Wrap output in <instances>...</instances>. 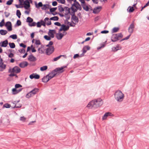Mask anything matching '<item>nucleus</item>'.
<instances>
[{
  "instance_id": "1",
  "label": "nucleus",
  "mask_w": 149,
  "mask_h": 149,
  "mask_svg": "<svg viewBox=\"0 0 149 149\" xmlns=\"http://www.w3.org/2000/svg\"><path fill=\"white\" fill-rule=\"evenodd\" d=\"M103 103V102L100 98L94 99L90 102L87 105V107L91 108L93 107L97 108L101 106Z\"/></svg>"
},
{
  "instance_id": "2",
  "label": "nucleus",
  "mask_w": 149,
  "mask_h": 149,
  "mask_svg": "<svg viewBox=\"0 0 149 149\" xmlns=\"http://www.w3.org/2000/svg\"><path fill=\"white\" fill-rule=\"evenodd\" d=\"M66 67V66H65L56 68L47 75L50 79L54 77L58 73H62L63 72L64 70L63 69Z\"/></svg>"
},
{
  "instance_id": "3",
  "label": "nucleus",
  "mask_w": 149,
  "mask_h": 149,
  "mask_svg": "<svg viewBox=\"0 0 149 149\" xmlns=\"http://www.w3.org/2000/svg\"><path fill=\"white\" fill-rule=\"evenodd\" d=\"M114 97L117 101L121 102L123 101L124 98V95L121 91L118 90L115 93Z\"/></svg>"
},
{
  "instance_id": "4",
  "label": "nucleus",
  "mask_w": 149,
  "mask_h": 149,
  "mask_svg": "<svg viewBox=\"0 0 149 149\" xmlns=\"http://www.w3.org/2000/svg\"><path fill=\"white\" fill-rule=\"evenodd\" d=\"M72 6L71 8L72 10L74 13L76 12L78 10H80L81 9V6L77 2H74L72 3Z\"/></svg>"
},
{
  "instance_id": "5",
  "label": "nucleus",
  "mask_w": 149,
  "mask_h": 149,
  "mask_svg": "<svg viewBox=\"0 0 149 149\" xmlns=\"http://www.w3.org/2000/svg\"><path fill=\"white\" fill-rule=\"evenodd\" d=\"M39 89L37 88H35L33 90L27 94L26 95V98H29L33 96L37 93L39 91Z\"/></svg>"
},
{
  "instance_id": "6",
  "label": "nucleus",
  "mask_w": 149,
  "mask_h": 149,
  "mask_svg": "<svg viewBox=\"0 0 149 149\" xmlns=\"http://www.w3.org/2000/svg\"><path fill=\"white\" fill-rule=\"evenodd\" d=\"M134 22H133L130 25L128 28V32L130 33V34L125 38L123 39L122 40H127L128 39L130 36L131 34L133 32L134 29Z\"/></svg>"
},
{
  "instance_id": "7",
  "label": "nucleus",
  "mask_w": 149,
  "mask_h": 149,
  "mask_svg": "<svg viewBox=\"0 0 149 149\" xmlns=\"http://www.w3.org/2000/svg\"><path fill=\"white\" fill-rule=\"evenodd\" d=\"M123 35L121 33L113 34L111 37V40L112 42H115L123 37Z\"/></svg>"
},
{
  "instance_id": "8",
  "label": "nucleus",
  "mask_w": 149,
  "mask_h": 149,
  "mask_svg": "<svg viewBox=\"0 0 149 149\" xmlns=\"http://www.w3.org/2000/svg\"><path fill=\"white\" fill-rule=\"evenodd\" d=\"M67 34V32L65 31H63L62 33L59 32L56 33V37L57 39L58 40H61L63 37Z\"/></svg>"
},
{
  "instance_id": "9",
  "label": "nucleus",
  "mask_w": 149,
  "mask_h": 149,
  "mask_svg": "<svg viewBox=\"0 0 149 149\" xmlns=\"http://www.w3.org/2000/svg\"><path fill=\"white\" fill-rule=\"evenodd\" d=\"M54 48L53 46H50L47 48L46 50V53L49 55L52 54L54 51Z\"/></svg>"
},
{
  "instance_id": "10",
  "label": "nucleus",
  "mask_w": 149,
  "mask_h": 149,
  "mask_svg": "<svg viewBox=\"0 0 149 149\" xmlns=\"http://www.w3.org/2000/svg\"><path fill=\"white\" fill-rule=\"evenodd\" d=\"M69 26H66V25L63 24L61 25V27L59 30V31H61L63 30L65 31H67L69 29Z\"/></svg>"
},
{
  "instance_id": "11",
  "label": "nucleus",
  "mask_w": 149,
  "mask_h": 149,
  "mask_svg": "<svg viewBox=\"0 0 149 149\" xmlns=\"http://www.w3.org/2000/svg\"><path fill=\"white\" fill-rule=\"evenodd\" d=\"M11 70L12 72L15 73H17L20 72L21 69L19 67L15 66Z\"/></svg>"
},
{
  "instance_id": "12",
  "label": "nucleus",
  "mask_w": 149,
  "mask_h": 149,
  "mask_svg": "<svg viewBox=\"0 0 149 149\" xmlns=\"http://www.w3.org/2000/svg\"><path fill=\"white\" fill-rule=\"evenodd\" d=\"M102 9V7L99 6L95 7L93 10V13L95 14L98 13Z\"/></svg>"
},
{
  "instance_id": "13",
  "label": "nucleus",
  "mask_w": 149,
  "mask_h": 149,
  "mask_svg": "<svg viewBox=\"0 0 149 149\" xmlns=\"http://www.w3.org/2000/svg\"><path fill=\"white\" fill-rule=\"evenodd\" d=\"M5 26L6 27L7 29L9 31L12 30V24L10 22H7L5 24Z\"/></svg>"
},
{
  "instance_id": "14",
  "label": "nucleus",
  "mask_w": 149,
  "mask_h": 149,
  "mask_svg": "<svg viewBox=\"0 0 149 149\" xmlns=\"http://www.w3.org/2000/svg\"><path fill=\"white\" fill-rule=\"evenodd\" d=\"M29 77L31 79L33 78L38 79L40 78V76L36 73H33L30 75Z\"/></svg>"
},
{
  "instance_id": "15",
  "label": "nucleus",
  "mask_w": 149,
  "mask_h": 149,
  "mask_svg": "<svg viewBox=\"0 0 149 149\" xmlns=\"http://www.w3.org/2000/svg\"><path fill=\"white\" fill-rule=\"evenodd\" d=\"M23 5H24V7L25 9H27L30 7V3L27 0L24 2Z\"/></svg>"
},
{
  "instance_id": "16",
  "label": "nucleus",
  "mask_w": 149,
  "mask_h": 149,
  "mask_svg": "<svg viewBox=\"0 0 149 149\" xmlns=\"http://www.w3.org/2000/svg\"><path fill=\"white\" fill-rule=\"evenodd\" d=\"M6 65L3 62H0V71H3L6 68Z\"/></svg>"
},
{
  "instance_id": "17",
  "label": "nucleus",
  "mask_w": 149,
  "mask_h": 149,
  "mask_svg": "<svg viewBox=\"0 0 149 149\" xmlns=\"http://www.w3.org/2000/svg\"><path fill=\"white\" fill-rule=\"evenodd\" d=\"M28 60L29 61L34 62L36 61V58L33 55H31L29 56Z\"/></svg>"
},
{
  "instance_id": "18",
  "label": "nucleus",
  "mask_w": 149,
  "mask_h": 149,
  "mask_svg": "<svg viewBox=\"0 0 149 149\" xmlns=\"http://www.w3.org/2000/svg\"><path fill=\"white\" fill-rule=\"evenodd\" d=\"M55 33V30H50L48 33V35L51 38H53L54 37V34Z\"/></svg>"
},
{
  "instance_id": "19",
  "label": "nucleus",
  "mask_w": 149,
  "mask_h": 149,
  "mask_svg": "<svg viewBox=\"0 0 149 149\" xmlns=\"http://www.w3.org/2000/svg\"><path fill=\"white\" fill-rule=\"evenodd\" d=\"M63 13L65 15H68V14L70 13L69 8L67 7H64Z\"/></svg>"
},
{
  "instance_id": "20",
  "label": "nucleus",
  "mask_w": 149,
  "mask_h": 149,
  "mask_svg": "<svg viewBox=\"0 0 149 149\" xmlns=\"http://www.w3.org/2000/svg\"><path fill=\"white\" fill-rule=\"evenodd\" d=\"M22 90V88H20L19 89H17L16 88H13L12 90V93L13 94L15 95L20 92Z\"/></svg>"
},
{
  "instance_id": "21",
  "label": "nucleus",
  "mask_w": 149,
  "mask_h": 149,
  "mask_svg": "<svg viewBox=\"0 0 149 149\" xmlns=\"http://www.w3.org/2000/svg\"><path fill=\"white\" fill-rule=\"evenodd\" d=\"M8 44V40H6L3 42H0V45H1V47H5L7 46Z\"/></svg>"
},
{
  "instance_id": "22",
  "label": "nucleus",
  "mask_w": 149,
  "mask_h": 149,
  "mask_svg": "<svg viewBox=\"0 0 149 149\" xmlns=\"http://www.w3.org/2000/svg\"><path fill=\"white\" fill-rule=\"evenodd\" d=\"M112 114H111V113L110 112H107L102 117V119L103 120H105L107 118V117L108 116H112Z\"/></svg>"
},
{
  "instance_id": "23",
  "label": "nucleus",
  "mask_w": 149,
  "mask_h": 149,
  "mask_svg": "<svg viewBox=\"0 0 149 149\" xmlns=\"http://www.w3.org/2000/svg\"><path fill=\"white\" fill-rule=\"evenodd\" d=\"M28 65V63L27 62L24 61L20 63L19 64V66L22 68H24L27 66Z\"/></svg>"
},
{
  "instance_id": "24",
  "label": "nucleus",
  "mask_w": 149,
  "mask_h": 149,
  "mask_svg": "<svg viewBox=\"0 0 149 149\" xmlns=\"http://www.w3.org/2000/svg\"><path fill=\"white\" fill-rule=\"evenodd\" d=\"M72 20L73 21L76 23H77L79 22V19L77 17L74 15H72L71 17Z\"/></svg>"
},
{
  "instance_id": "25",
  "label": "nucleus",
  "mask_w": 149,
  "mask_h": 149,
  "mask_svg": "<svg viewBox=\"0 0 149 149\" xmlns=\"http://www.w3.org/2000/svg\"><path fill=\"white\" fill-rule=\"evenodd\" d=\"M49 80H50V79L47 75L42 79V81L46 83Z\"/></svg>"
},
{
  "instance_id": "26",
  "label": "nucleus",
  "mask_w": 149,
  "mask_h": 149,
  "mask_svg": "<svg viewBox=\"0 0 149 149\" xmlns=\"http://www.w3.org/2000/svg\"><path fill=\"white\" fill-rule=\"evenodd\" d=\"M44 21H45V22H46L47 25H49L51 24V22L48 18H45L44 19Z\"/></svg>"
},
{
  "instance_id": "27",
  "label": "nucleus",
  "mask_w": 149,
  "mask_h": 149,
  "mask_svg": "<svg viewBox=\"0 0 149 149\" xmlns=\"http://www.w3.org/2000/svg\"><path fill=\"white\" fill-rule=\"evenodd\" d=\"M121 47L118 45L116 47H113L112 48V50L114 52L118 50L121 49Z\"/></svg>"
},
{
  "instance_id": "28",
  "label": "nucleus",
  "mask_w": 149,
  "mask_h": 149,
  "mask_svg": "<svg viewBox=\"0 0 149 149\" xmlns=\"http://www.w3.org/2000/svg\"><path fill=\"white\" fill-rule=\"evenodd\" d=\"M12 103L14 104H15L14 105H12V108H18V107H21V105L19 104V105H18L16 103V102L15 101L13 102H12Z\"/></svg>"
},
{
  "instance_id": "29",
  "label": "nucleus",
  "mask_w": 149,
  "mask_h": 149,
  "mask_svg": "<svg viewBox=\"0 0 149 149\" xmlns=\"http://www.w3.org/2000/svg\"><path fill=\"white\" fill-rule=\"evenodd\" d=\"M7 33V31L6 30H4L3 29L0 30V33L2 35H5Z\"/></svg>"
},
{
  "instance_id": "30",
  "label": "nucleus",
  "mask_w": 149,
  "mask_h": 149,
  "mask_svg": "<svg viewBox=\"0 0 149 149\" xmlns=\"http://www.w3.org/2000/svg\"><path fill=\"white\" fill-rule=\"evenodd\" d=\"M61 56H63L65 58H66V55H61L60 56H59L57 57H56V58H54V61H57L61 57Z\"/></svg>"
},
{
  "instance_id": "31",
  "label": "nucleus",
  "mask_w": 149,
  "mask_h": 149,
  "mask_svg": "<svg viewBox=\"0 0 149 149\" xmlns=\"http://www.w3.org/2000/svg\"><path fill=\"white\" fill-rule=\"evenodd\" d=\"M9 72L11 73V74L9 75V76L13 77L16 76L17 77V75L14 73L12 72V70L11 69L9 70Z\"/></svg>"
},
{
  "instance_id": "32",
  "label": "nucleus",
  "mask_w": 149,
  "mask_h": 149,
  "mask_svg": "<svg viewBox=\"0 0 149 149\" xmlns=\"http://www.w3.org/2000/svg\"><path fill=\"white\" fill-rule=\"evenodd\" d=\"M33 21V19L30 17H28L26 19V22L29 23H31Z\"/></svg>"
},
{
  "instance_id": "33",
  "label": "nucleus",
  "mask_w": 149,
  "mask_h": 149,
  "mask_svg": "<svg viewBox=\"0 0 149 149\" xmlns=\"http://www.w3.org/2000/svg\"><path fill=\"white\" fill-rule=\"evenodd\" d=\"M58 9L60 12L62 13L63 12L64 8H63L62 6H60L58 7Z\"/></svg>"
},
{
  "instance_id": "34",
  "label": "nucleus",
  "mask_w": 149,
  "mask_h": 149,
  "mask_svg": "<svg viewBox=\"0 0 149 149\" xmlns=\"http://www.w3.org/2000/svg\"><path fill=\"white\" fill-rule=\"evenodd\" d=\"M47 69V66H44L40 68V70L41 71H43L46 70Z\"/></svg>"
},
{
  "instance_id": "35",
  "label": "nucleus",
  "mask_w": 149,
  "mask_h": 149,
  "mask_svg": "<svg viewBox=\"0 0 149 149\" xmlns=\"http://www.w3.org/2000/svg\"><path fill=\"white\" fill-rule=\"evenodd\" d=\"M58 19V17L57 16H54L53 17H51L50 18V20H54V21H57Z\"/></svg>"
},
{
  "instance_id": "36",
  "label": "nucleus",
  "mask_w": 149,
  "mask_h": 149,
  "mask_svg": "<svg viewBox=\"0 0 149 149\" xmlns=\"http://www.w3.org/2000/svg\"><path fill=\"white\" fill-rule=\"evenodd\" d=\"M16 15L19 18L20 17V16L21 15V13L19 10H17L16 11Z\"/></svg>"
},
{
  "instance_id": "37",
  "label": "nucleus",
  "mask_w": 149,
  "mask_h": 149,
  "mask_svg": "<svg viewBox=\"0 0 149 149\" xmlns=\"http://www.w3.org/2000/svg\"><path fill=\"white\" fill-rule=\"evenodd\" d=\"M9 45L10 47L11 48H14L15 47V45L13 42L9 43Z\"/></svg>"
},
{
  "instance_id": "38",
  "label": "nucleus",
  "mask_w": 149,
  "mask_h": 149,
  "mask_svg": "<svg viewBox=\"0 0 149 149\" xmlns=\"http://www.w3.org/2000/svg\"><path fill=\"white\" fill-rule=\"evenodd\" d=\"M10 37L13 39H16L17 38V36L15 34L11 35L10 36Z\"/></svg>"
},
{
  "instance_id": "39",
  "label": "nucleus",
  "mask_w": 149,
  "mask_h": 149,
  "mask_svg": "<svg viewBox=\"0 0 149 149\" xmlns=\"http://www.w3.org/2000/svg\"><path fill=\"white\" fill-rule=\"evenodd\" d=\"M119 30V28L118 27H114L112 30L113 33H115L117 32Z\"/></svg>"
},
{
  "instance_id": "40",
  "label": "nucleus",
  "mask_w": 149,
  "mask_h": 149,
  "mask_svg": "<svg viewBox=\"0 0 149 149\" xmlns=\"http://www.w3.org/2000/svg\"><path fill=\"white\" fill-rule=\"evenodd\" d=\"M44 38L47 40H50L51 39V37L50 36L45 35L44 37Z\"/></svg>"
},
{
  "instance_id": "41",
  "label": "nucleus",
  "mask_w": 149,
  "mask_h": 149,
  "mask_svg": "<svg viewBox=\"0 0 149 149\" xmlns=\"http://www.w3.org/2000/svg\"><path fill=\"white\" fill-rule=\"evenodd\" d=\"M128 9H129V11L130 12H132L134 10L133 7L132 6H129L128 8Z\"/></svg>"
},
{
  "instance_id": "42",
  "label": "nucleus",
  "mask_w": 149,
  "mask_h": 149,
  "mask_svg": "<svg viewBox=\"0 0 149 149\" xmlns=\"http://www.w3.org/2000/svg\"><path fill=\"white\" fill-rule=\"evenodd\" d=\"M13 1V0H9L6 2V4L8 5H11Z\"/></svg>"
},
{
  "instance_id": "43",
  "label": "nucleus",
  "mask_w": 149,
  "mask_h": 149,
  "mask_svg": "<svg viewBox=\"0 0 149 149\" xmlns=\"http://www.w3.org/2000/svg\"><path fill=\"white\" fill-rule=\"evenodd\" d=\"M26 120V118L24 116L23 117H21L20 118V120L21 121H25V120Z\"/></svg>"
},
{
  "instance_id": "44",
  "label": "nucleus",
  "mask_w": 149,
  "mask_h": 149,
  "mask_svg": "<svg viewBox=\"0 0 149 149\" xmlns=\"http://www.w3.org/2000/svg\"><path fill=\"white\" fill-rule=\"evenodd\" d=\"M57 9V8H53L50 9V11L51 12H52L55 11Z\"/></svg>"
},
{
  "instance_id": "45",
  "label": "nucleus",
  "mask_w": 149,
  "mask_h": 149,
  "mask_svg": "<svg viewBox=\"0 0 149 149\" xmlns=\"http://www.w3.org/2000/svg\"><path fill=\"white\" fill-rule=\"evenodd\" d=\"M10 104H5L4 105L3 107L6 108H9L10 107Z\"/></svg>"
},
{
  "instance_id": "46",
  "label": "nucleus",
  "mask_w": 149,
  "mask_h": 149,
  "mask_svg": "<svg viewBox=\"0 0 149 149\" xmlns=\"http://www.w3.org/2000/svg\"><path fill=\"white\" fill-rule=\"evenodd\" d=\"M40 22L41 24V25H43L44 26H45V21H43L42 20L40 21Z\"/></svg>"
},
{
  "instance_id": "47",
  "label": "nucleus",
  "mask_w": 149,
  "mask_h": 149,
  "mask_svg": "<svg viewBox=\"0 0 149 149\" xmlns=\"http://www.w3.org/2000/svg\"><path fill=\"white\" fill-rule=\"evenodd\" d=\"M4 24V19H3L1 22L0 23V26L2 27L3 26Z\"/></svg>"
},
{
  "instance_id": "48",
  "label": "nucleus",
  "mask_w": 149,
  "mask_h": 149,
  "mask_svg": "<svg viewBox=\"0 0 149 149\" xmlns=\"http://www.w3.org/2000/svg\"><path fill=\"white\" fill-rule=\"evenodd\" d=\"M22 87V86L19 84H17L15 85V88H16Z\"/></svg>"
},
{
  "instance_id": "49",
  "label": "nucleus",
  "mask_w": 149,
  "mask_h": 149,
  "mask_svg": "<svg viewBox=\"0 0 149 149\" xmlns=\"http://www.w3.org/2000/svg\"><path fill=\"white\" fill-rule=\"evenodd\" d=\"M38 51L39 52V53L41 54H42L44 53V51L42 49L40 48H39L38 49Z\"/></svg>"
},
{
  "instance_id": "50",
  "label": "nucleus",
  "mask_w": 149,
  "mask_h": 149,
  "mask_svg": "<svg viewBox=\"0 0 149 149\" xmlns=\"http://www.w3.org/2000/svg\"><path fill=\"white\" fill-rule=\"evenodd\" d=\"M86 51H87V50L84 47L83 48V54H82V56H84V54L86 52Z\"/></svg>"
},
{
  "instance_id": "51",
  "label": "nucleus",
  "mask_w": 149,
  "mask_h": 149,
  "mask_svg": "<svg viewBox=\"0 0 149 149\" xmlns=\"http://www.w3.org/2000/svg\"><path fill=\"white\" fill-rule=\"evenodd\" d=\"M35 43L36 45H40V41L39 40H36Z\"/></svg>"
},
{
  "instance_id": "52",
  "label": "nucleus",
  "mask_w": 149,
  "mask_h": 149,
  "mask_svg": "<svg viewBox=\"0 0 149 149\" xmlns=\"http://www.w3.org/2000/svg\"><path fill=\"white\" fill-rule=\"evenodd\" d=\"M47 8V5H44L43 6V7L42 8L43 10H46Z\"/></svg>"
},
{
  "instance_id": "53",
  "label": "nucleus",
  "mask_w": 149,
  "mask_h": 149,
  "mask_svg": "<svg viewBox=\"0 0 149 149\" xmlns=\"http://www.w3.org/2000/svg\"><path fill=\"white\" fill-rule=\"evenodd\" d=\"M8 56L9 58H12L14 57V54L12 53H10L8 55Z\"/></svg>"
},
{
  "instance_id": "54",
  "label": "nucleus",
  "mask_w": 149,
  "mask_h": 149,
  "mask_svg": "<svg viewBox=\"0 0 149 149\" xmlns=\"http://www.w3.org/2000/svg\"><path fill=\"white\" fill-rule=\"evenodd\" d=\"M53 44V42L52 41H50L49 44L46 45V47H49L50 46L52 45Z\"/></svg>"
},
{
  "instance_id": "55",
  "label": "nucleus",
  "mask_w": 149,
  "mask_h": 149,
  "mask_svg": "<svg viewBox=\"0 0 149 149\" xmlns=\"http://www.w3.org/2000/svg\"><path fill=\"white\" fill-rule=\"evenodd\" d=\"M16 24L18 26H20L21 24V22L20 20H18L17 21Z\"/></svg>"
},
{
  "instance_id": "56",
  "label": "nucleus",
  "mask_w": 149,
  "mask_h": 149,
  "mask_svg": "<svg viewBox=\"0 0 149 149\" xmlns=\"http://www.w3.org/2000/svg\"><path fill=\"white\" fill-rule=\"evenodd\" d=\"M36 23L35 22H33L32 23L30 24H29V26H36Z\"/></svg>"
},
{
  "instance_id": "57",
  "label": "nucleus",
  "mask_w": 149,
  "mask_h": 149,
  "mask_svg": "<svg viewBox=\"0 0 149 149\" xmlns=\"http://www.w3.org/2000/svg\"><path fill=\"white\" fill-rule=\"evenodd\" d=\"M100 19V17L99 16H97L95 17L94 19V21L95 22H96L97 21H98L99 19Z\"/></svg>"
},
{
  "instance_id": "58",
  "label": "nucleus",
  "mask_w": 149,
  "mask_h": 149,
  "mask_svg": "<svg viewBox=\"0 0 149 149\" xmlns=\"http://www.w3.org/2000/svg\"><path fill=\"white\" fill-rule=\"evenodd\" d=\"M41 24L40 22H38L37 23V26L38 27H40L41 26Z\"/></svg>"
},
{
  "instance_id": "59",
  "label": "nucleus",
  "mask_w": 149,
  "mask_h": 149,
  "mask_svg": "<svg viewBox=\"0 0 149 149\" xmlns=\"http://www.w3.org/2000/svg\"><path fill=\"white\" fill-rule=\"evenodd\" d=\"M54 24L55 25L58 26H60L61 25V24L58 22H56L54 23Z\"/></svg>"
},
{
  "instance_id": "60",
  "label": "nucleus",
  "mask_w": 149,
  "mask_h": 149,
  "mask_svg": "<svg viewBox=\"0 0 149 149\" xmlns=\"http://www.w3.org/2000/svg\"><path fill=\"white\" fill-rule=\"evenodd\" d=\"M109 32L107 30H104L102 31L101 32V33H108Z\"/></svg>"
},
{
  "instance_id": "61",
  "label": "nucleus",
  "mask_w": 149,
  "mask_h": 149,
  "mask_svg": "<svg viewBox=\"0 0 149 149\" xmlns=\"http://www.w3.org/2000/svg\"><path fill=\"white\" fill-rule=\"evenodd\" d=\"M57 1H58V2L63 4L65 2V0H57Z\"/></svg>"
},
{
  "instance_id": "62",
  "label": "nucleus",
  "mask_w": 149,
  "mask_h": 149,
  "mask_svg": "<svg viewBox=\"0 0 149 149\" xmlns=\"http://www.w3.org/2000/svg\"><path fill=\"white\" fill-rule=\"evenodd\" d=\"M20 46H21V47H22L24 48H25L26 47V45L24 44L23 43L20 44Z\"/></svg>"
},
{
  "instance_id": "63",
  "label": "nucleus",
  "mask_w": 149,
  "mask_h": 149,
  "mask_svg": "<svg viewBox=\"0 0 149 149\" xmlns=\"http://www.w3.org/2000/svg\"><path fill=\"white\" fill-rule=\"evenodd\" d=\"M84 47L87 50H89L90 48V47L88 45L85 46Z\"/></svg>"
},
{
  "instance_id": "64",
  "label": "nucleus",
  "mask_w": 149,
  "mask_h": 149,
  "mask_svg": "<svg viewBox=\"0 0 149 149\" xmlns=\"http://www.w3.org/2000/svg\"><path fill=\"white\" fill-rule=\"evenodd\" d=\"M57 5V2L56 1H54L52 2V5L53 6H56Z\"/></svg>"
}]
</instances>
